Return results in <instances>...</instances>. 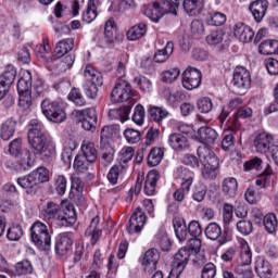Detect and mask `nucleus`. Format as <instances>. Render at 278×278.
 <instances>
[{"label":"nucleus","instance_id":"1","mask_svg":"<svg viewBox=\"0 0 278 278\" xmlns=\"http://www.w3.org/2000/svg\"><path fill=\"white\" fill-rule=\"evenodd\" d=\"M28 144L34 155H40L42 162H53L56 152L55 143L45 135V125L38 119H31L28 124Z\"/></svg>","mask_w":278,"mask_h":278},{"label":"nucleus","instance_id":"24","mask_svg":"<svg viewBox=\"0 0 278 278\" xmlns=\"http://www.w3.org/2000/svg\"><path fill=\"white\" fill-rule=\"evenodd\" d=\"M180 182V189L185 190L187 193L190 192V188H192V184H194V173L185 167H178L176 172Z\"/></svg>","mask_w":278,"mask_h":278},{"label":"nucleus","instance_id":"13","mask_svg":"<svg viewBox=\"0 0 278 278\" xmlns=\"http://www.w3.org/2000/svg\"><path fill=\"white\" fill-rule=\"evenodd\" d=\"M202 75L201 71L197 70V67H188L182 73V87L186 90H194L201 86Z\"/></svg>","mask_w":278,"mask_h":278},{"label":"nucleus","instance_id":"10","mask_svg":"<svg viewBox=\"0 0 278 278\" xmlns=\"http://www.w3.org/2000/svg\"><path fill=\"white\" fill-rule=\"evenodd\" d=\"M144 225H147V214H144L142 207L138 206L129 218V223L126 228L127 232L130 236L140 233L142 229H144Z\"/></svg>","mask_w":278,"mask_h":278},{"label":"nucleus","instance_id":"52","mask_svg":"<svg viewBox=\"0 0 278 278\" xmlns=\"http://www.w3.org/2000/svg\"><path fill=\"white\" fill-rule=\"evenodd\" d=\"M225 38V31L223 29H214L206 36V42L211 47H216V45H220Z\"/></svg>","mask_w":278,"mask_h":278},{"label":"nucleus","instance_id":"27","mask_svg":"<svg viewBox=\"0 0 278 278\" xmlns=\"http://www.w3.org/2000/svg\"><path fill=\"white\" fill-rule=\"evenodd\" d=\"M121 136V127L118 125L104 126L100 132V143L110 144V140Z\"/></svg>","mask_w":278,"mask_h":278},{"label":"nucleus","instance_id":"57","mask_svg":"<svg viewBox=\"0 0 278 278\" xmlns=\"http://www.w3.org/2000/svg\"><path fill=\"white\" fill-rule=\"evenodd\" d=\"M197 105H198L199 112H201L202 114H210V112H212L214 108V103L212 102V99L207 97H203L199 99L197 102Z\"/></svg>","mask_w":278,"mask_h":278},{"label":"nucleus","instance_id":"53","mask_svg":"<svg viewBox=\"0 0 278 278\" xmlns=\"http://www.w3.org/2000/svg\"><path fill=\"white\" fill-rule=\"evenodd\" d=\"M181 75V70L179 67H172L167 71H164L161 74L162 81L165 84H173V81H176V79Z\"/></svg>","mask_w":278,"mask_h":278},{"label":"nucleus","instance_id":"49","mask_svg":"<svg viewBox=\"0 0 278 278\" xmlns=\"http://www.w3.org/2000/svg\"><path fill=\"white\" fill-rule=\"evenodd\" d=\"M263 225L267 233H276L278 227L277 216L273 213L265 215L263 217Z\"/></svg>","mask_w":278,"mask_h":278},{"label":"nucleus","instance_id":"50","mask_svg":"<svg viewBox=\"0 0 278 278\" xmlns=\"http://www.w3.org/2000/svg\"><path fill=\"white\" fill-rule=\"evenodd\" d=\"M30 175L33 176V179L35 180L37 186L49 181V169H47V167H37L30 173Z\"/></svg>","mask_w":278,"mask_h":278},{"label":"nucleus","instance_id":"54","mask_svg":"<svg viewBox=\"0 0 278 278\" xmlns=\"http://www.w3.org/2000/svg\"><path fill=\"white\" fill-rule=\"evenodd\" d=\"M68 101H72V103L76 104L78 108H84L86 105V99L81 94V91L77 88H73L68 96H67Z\"/></svg>","mask_w":278,"mask_h":278},{"label":"nucleus","instance_id":"11","mask_svg":"<svg viewBox=\"0 0 278 278\" xmlns=\"http://www.w3.org/2000/svg\"><path fill=\"white\" fill-rule=\"evenodd\" d=\"M139 263L141 264L142 268L149 273L157 270V264H160V250L155 248L149 249L141 254L139 257Z\"/></svg>","mask_w":278,"mask_h":278},{"label":"nucleus","instance_id":"39","mask_svg":"<svg viewBox=\"0 0 278 278\" xmlns=\"http://www.w3.org/2000/svg\"><path fill=\"white\" fill-rule=\"evenodd\" d=\"M16 81V67L13 65H7L2 75L0 76V84L10 88L12 84Z\"/></svg>","mask_w":278,"mask_h":278},{"label":"nucleus","instance_id":"46","mask_svg":"<svg viewBox=\"0 0 278 278\" xmlns=\"http://www.w3.org/2000/svg\"><path fill=\"white\" fill-rule=\"evenodd\" d=\"M148 112L150 114V118L152 121H155L156 123H162V121H164V118L168 117L167 110L162 106L150 105L148 109Z\"/></svg>","mask_w":278,"mask_h":278},{"label":"nucleus","instance_id":"4","mask_svg":"<svg viewBox=\"0 0 278 278\" xmlns=\"http://www.w3.org/2000/svg\"><path fill=\"white\" fill-rule=\"evenodd\" d=\"M172 12H175V7H170L168 0H159L148 4L143 9L144 16L150 18L152 23H160V20H162L165 14H172Z\"/></svg>","mask_w":278,"mask_h":278},{"label":"nucleus","instance_id":"35","mask_svg":"<svg viewBox=\"0 0 278 278\" xmlns=\"http://www.w3.org/2000/svg\"><path fill=\"white\" fill-rule=\"evenodd\" d=\"M174 231L176 235V238L179 240V242H186L188 240V225H186V220L184 219H174Z\"/></svg>","mask_w":278,"mask_h":278},{"label":"nucleus","instance_id":"15","mask_svg":"<svg viewBox=\"0 0 278 278\" xmlns=\"http://www.w3.org/2000/svg\"><path fill=\"white\" fill-rule=\"evenodd\" d=\"M60 204L49 201L42 206L41 216L47 223H50V225L58 226V220H60Z\"/></svg>","mask_w":278,"mask_h":278},{"label":"nucleus","instance_id":"18","mask_svg":"<svg viewBox=\"0 0 278 278\" xmlns=\"http://www.w3.org/2000/svg\"><path fill=\"white\" fill-rule=\"evenodd\" d=\"M167 144L173 149V151H188L190 149V141L186 137V135H181L178 132H174L168 136Z\"/></svg>","mask_w":278,"mask_h":278},{"label":"nucleus","instance_id":"9","mask_svg":"<svg viewBox=\"0 0 278 278\" xmlns=\"http://www.w3.org/2000/svg\"><path fill=\"white\" fill-rule=\"evenodd\" d=\"M74 116L78 123H81L83 129L85 131H94L97 129V112L94 109H83L74 112Z\"/></svg>","mask_w":278,"mask_h":278},{"label":"nucleus","instance_id":"63","mask_svg":"<svg viewBox=\"0 0 278 278\" xmlns=\"http://www.w3.org/2000/svg\"><path fill=\"white\" fill-rule=\"evenodd\" d=\"M97 18V7L91 4L87 5V9L83 13V21L84 23L90 24L92 21Z\"/></svg>","mask_w":278,"mask_h":278},{"label":"nucleus","instance_id":"31","mask_svg":"<svg viewBox=\"0 0 278 278\" xmlns=\"http://www.w3.org/2000/svg\"><path fill=\"white\" fill-rule=\"evenodd\" d=\"M72 247H73V239L71 238V236L66 233L59 236V239L55 244V251L58 255H66V253L71 251Z\"/></svg>","mask_w":278,"mask_h":278},{"label":"nucleus","instance_id":"2","mask_svg":"<svg viewBox=\"0 0 278 278\" xmlns=\"http://www.w3.org/2000/svg\"><path fill=\"white\" fill-rule=\"evenodd\" d=\"M198 157L202 167V177L206 180L216 179L218 176V157L207 146L198 148Z\"/></svg>","mask_w":278,"mask_h":278},{"label":"nucleus","instance_id":"60","mask_svg":"<svg viewBox=\"0 0 278 278\" xmlns=\"http://www.w3.org/2000/svg\"><path fill=\"white\" fill-rule=\"evenodd\" d=\"M263 165H264V161H262V159L257 156H254L243 164V169L244 170H262Z\"/></svg>","mask_w":278,"mask_h":278},{"label":"nucleus","instance_id":"23","mask_svg":"<svg viewBox=\"0 0 278 278\" xmlns=\"http://www.w3.org/2000/svg\"><path fill=\"white\" fill-rule=\"evenodd\" d=\"M238 249H239V263L241 266H251L253 262V252L251 251V245L244 239L238 240Z\"/></svg>","mask_w":278,"mask_h":278},{"label":"nucleus","instance_id":"5","mask_svg":"<svg viewBox=\"0 0 278 278\" xmlns=\"http://www.w3.org/2000/svg\"><path fill=\"white\" fill-rule=\"evenodd\" d=\"M31 242L38 249H51V235H49V228L42 222H35L30 227Z\"/></svg>","mask_w":278,"mask_h":278},{"label":"nucleus","instance_id":"19","mask_svg":"<svg viewBox=\"0 0 278 278\" xmlns=\"http://www.w3.org/2000/svg\"><path fill=\"white\" fill-rule=\"evenodd\" d=\"M273 136L266 132L257 135L254 139V149L257 153H268L273 155Z\"/></svg>","mask_w":278,"mask_h":278},{"label":"nucleus","instance_id":"51","mask_svg":"<svg viewBox=\"0 0 278 278\" xmlns=\"http://www.w3.org/2000/svg\"><path fill=\"white\" fill-rule=\"evenodd\" d=\"M14 268V273L17 275V277L23 275H31V273H34V266L29 261H21L15 264Z\"/></svg>","mask_w":278,"mask_h":278},{"label":"nucleus","instance_id":"59","mask_svg":"<svg viewBox=\"0 0 278 278\" xmlns=\"http://www.w3.org/2000/svg\"><path fill=\"white\" fill-rule=\"evenodd\" d=\"M124 137L128 144H138V142H140L141 134L134 128H127L124 131Z\"/></svg>","mask_w":278,"mask_h":278},{"label":"nucleus","instance_id":"12","mask_svg":"<svg viewBox=\"0 0 278 278\" xmlns=\"http://www.w3.org/2000/svg\"><path fill=\"white\" fill-rule=\"evenodd\" d=\"M77 223L75 205L67 203L61 206L59 212L58 227H71Z\"/></svg>","mask_w":278,"mask_h":278},{"label":"nucleus","instance_id":"37","mask_svg":"<svg viewBox=\"0 0 278 278\" xmlns=\"http://www.w3.org/2000/svg\"><path fill=\"white\" fill-rule=\"evenodd\" d=\"M222 190L226 197L233 199L238 194V180L233 177L224 179Z\"/></svg>","mask_w":278,"mask_h":278},{"label":"nucleus","instance_id":"20","mask_svg":"<svg viewBox=\"0 0 278 278\" xmlns=\"http://www.w3.org/2000/svg\"><path fill=\"white\" fill-rule=\"evenodd\" d=\"M218 138V132L211 127L202 126L195 131L197 142H201L202 144H214L216 139Z\"/></svg>","mask_w":278,"mask_h":278},{"label":"nucleus","instance_id":"58","mask_svg":"<svg viewBox=\"0 0 278 278\" xmlns=\"http://www.w3.org/2000/svg\"><path fill=\"white\" fill-rule=\"evenodd\" d=\"M17 184L24 190H31V188H36V186H38L36 184V180H34V176L31 175V173L24 177L17 178Z\"/></svg>","mask_w":278,"mask_h":278},{"label":"nucleus","instance_id":"36","mask_svg":"<svg viewBox=\"0 0 278 278\" xmlns=\"http://www.w3.org/2000/svg\"><path fill=\"white\" fill-rule=\"evenodd\" d=\"M80 151L83 153V157L85 160H88V162H91L94 164L97 162V148H94V143L90 141H83Z\"/></svg>","mask_w":278,"mask_h":278},{"label":"nucleus","instance_id":"16","mask_svg":"<svg viewBox=\"0 0 278 278\" xmlns=\"http://www.w3.org/2000/svg\"><path fill=\"white\" fill-rule=\"evenodd\" d=\"M204 233L208 240H217L219 244H227V242H229V239L227 238V232H223V229L216 223L208 224L204 230Z\"/></svg>","mask_w":278,"mask_h":278},{"label":"nucleus","instance_id":"17","mask_svg":"<svg viewBox=\"0 0 278 278\" xmlns=\"http://www.w3.org/2000/svg\"><path fill=\"white\" fill-rule=\"evenodd\" d=\"M103 235V228H101V218L99 216H94L90 220L89 227L85 231V236L90 238V242L92 247L97 244Z\"/></svg>","mask_w":278,"mask_h":278},{"label":"nucleus","instance_id":"56","mask_svg":"<svg viewBox=\"0 0 278 278\" xmlns=\"http://www.w3.org/2000/svg\"><path fill=\"white\" fill-rule=\"evenodd\" d=\"M146 116L147 113L144 111V106L142 104H137L132 114V123L137 124L139 127H142V125H144Z\"/></svg>","mask_w":278,"mask_h":278},{"label":"nucleus","instance_id":"8","mask_svg":"<svg viewBox=\"0 0 278 278\" xmlns=\"http://www.w3.org/2000/svg\"><path fill=\"white\" fill-rule=\"evenodd\" d=\"M131 97H134V90L127 80H118L111 91L112 103H125V101H131Z\"/></svg>","mask_w":278,"mask_h":278},{"label":"nucleus","instance_id":"30","mask_svg":"<svg viewBox=\"0 0 278 278\" xmlns=\"http://www.w3.org/2000/svg\"><path fill=\"white\" fill-rule=\"evenodd\" d=\"M152 244L154 247H160L161 251L168 252L170 251V248L173 247V243H170V239L168 238V235L164 230H160L153 238Z\"/></svg>","mask_w":278,"mask_h":278},{"label":"nucleus","instance_id":"45","mask_svg":"<svg viewBox=\"0 0 278 278\" xmlns=\"http://www.w3.org/2000/svg\"><path fill=\"white\" fill-rule=\"evenodd\" d=\"M124 170L125 167L123 164L118 163L113 165L106 175L108 181L112 184V186H116V184H118V178L123 175Z\"/></svg>","mask_w":278,"mask_h":278},{"label":"nucleus","instance_id":"64","mask_svg":"<svg viewBox=\"0 0 278 278\" xmlns=\"http://www.w3.org/2000/svg\"><path fill=\"white\" fill-rule=\"evenodd\" d=\"M214 277H216V265H214V263L205 264L201 271V278H214Z\"/></svg>","mask_w":278,"mask_h":278},{"label":"nucleus","instance_id":"62","mask_svg":"<svg viewBox=\"0 0 278 278\" xmlns=\"http://www.w3.org/2000/svg\"><path fill=\"white\" fill-rule=\"evenodd\" d=\"M114 31H116V29L114 28V22L112 20H109L104 26V38L106 42H114V39L116 38Z\"/></svg>","mask_w":278,"mask_h":278},{"label":"nucleus","instance_id":"34","mask_svg":"<svg viewBox=\"0 0 278 278\" xmlns=\"http://www.w3.org/2000/svg\"><path fill=\"white\" fill-rule=\"evenodd\" d=\"M173 51H175V43H173V41H167L164 49H161L154 53V61L157 64H163L173 55Z\"/></svg>","mask_w":278,"mask_h":278},{"label":"nucleus","instance_id":"3","mask_svg":"<svg viewBox=\"0 0 278 278\" xmlns=\"http://www.w3.org/2000/svg\"><path fill=\"white\" fill-rule=\"evenodd\" d=\"M87 83L84 85V91L88 99H97L99 92L98 86H103V74L94 70L91 65H87L84 72Z\"/></svg>","mask_w":278,"mask_h":278},{"label":"nucleus","instance_id":"32","mask_svg":"<svg viewBox=\"0 0 278 278\" xmlns=\"http://www.w3.org/2000/svg\"><path fill=\"white\" fill-rule=\"evenodd\" d=\"M17 92H31V72L23 70L17 81Z\"/></svg>","mask_w":278,"mask_h":278},{"label":"nucleus","instance_id":"43","mask_svg":"<svg viewBox=\"0 0 278 278\" xmlns=\"http://www.w3.org/2000/svg\"><path fill=\"white\" fill-rule=\"evenodd\" d=\"M36 156H34V154H31L29 151H25L21 156L17 170H20L21 173H25V170L34 168Z\"/></svg>","mask_w":278,"mask_h":278},{"label":"nucleus","instance_id":"14","mask_svg":"<svg viewBox=\"0 0 278 278\" xmlns=\"http://www.w3.org/2000/svg\"><path fill=\"white\" fill-rule=\"evenodd\" d=\"M232 84L240 90L251 88V72L243 66H237L232 74Z\"/></svg>","mask_w":278,"mask_h":278},{"label":"nucleus","instance_id":"22","mask_svg":"<svg viewBox=\"0 0 278 278\" xmlns=\"http://www.w3.org/2000/svg\"><path fill=\"white\" fill-rule=\"evenodd\" d=\"M233 30L235 36L240 42H251L253 38H255V31H253V28L242 22L237 23L233 27Z\"/></svg>","mask_w":278,"mask_h":278},{"label":"nucleus","instance_id":"26","mask_svg":"<svg viewBox=\"0 0 278 278\" xmlns=\"http://www.w3.org/2000/svg\"><path fill=\"white\" fill-rule=\"evenodd\" d=\"M90 164L93 163L88 161V159H85V156H83L81 154H78L74 160V170H76L78 175H86L87 177H89V179H94V175L88 173V170L90 169Z\"/></svg>","mask_w":278,"mask_h":278},{"label":"nucleus","instance_id":"48","mask_svg":"<svg viewBox=\"0 0 278 278\" xmlns=\"http://www.w3.org/2000/svg\"><path fill=\"white\" fill-rule=\"evenodd\" d=\"M134 84L141 90V92H151L153 90V83L147 76L138 75L134 78Z\"/></svg>","mask_w":278,"mask_h":278},{"label":"nucleus","instance_id":"25","mask_svg":"<svg viewBox=\"0 0 278 278\" xmlns=\"http://www.w3.org/2000/svg\"><path fill=\"white\" fill-rule=\"evenodd\" d=\"M157 181H160V172L153 169L147 175L143 191L147 197H153L155 194V188H157Z\"/></svg>","mask_w":278,"mask_h":278},{"label":"nucleus","instance_id":"29","mask_svg":"<svg viewBox=\"0 0 278 278\" xmlns=\"http://www.w3.org/2000/svg\"><path fill=\"white\" fill-rule=\"evenodd\" d=\"M255 270L260 278H273V267L270 263L262 256L256 258Z\"/></svg>","mask_w":278,"mask_h":278},{"label":"nucleus","instance_id":"42","mask_svg":"<svg viewBox=\"0 0 278 278\" xmlns=\"http://www.w3.org/2000/svg\"><path fill=\"white\" fill-rule=\"evenodd\" d=\"M203 3H205V0H184L182 5L189 16H194L203 10Z\"/></svg>","mask_w":278,"mask_h":278},{"label":"nucleus","instance_id":"21","mask_svg":"<svg viewBox=\"0 0 278 278\" xmlns=\"http://www.w3.org/2000/svg\"><path fill=\"white\" fill-rule=\"evenodd\" d=\"M249 10L256 23H262L264 17L266 16V12H268V1L267 0H255L253 1Z\"/></svg>","mask_w":278,"mask_h":278},{"label":"nucleus","instance_id":"44","mask_svg":"<svg viewBox=\"0 0 278 278\" xmlns=\"http://www.w3.org/2000/svg\"><path fill=\"white\" fill-rule=\"evenodd\" d=\"M164 160V148H152L148 154V165L160 166Z\"/></svg>","mask_w":278,"mask_h":278},{"label":"nucleus","instance_id":"38","mask_svg":"<svg viewBox=\"0 0 278 278\" xmlns=\"http://www.w3.org/2000/svg\"><path fill=\"white\" fill-rule=\"evenodd\" d=\"M262 55H278V40H265L258 46Z\"/></svg>","mask_w":278,"mask_h":278},{"label":"nucleus","instance_id":"33","mask_svg":"<svg viewBox=\"0 0 278 278\" xmlns=\"http://www.w3.org/2000/svg\"><path fill=\"white\" fill-rule=\"evenodd\" d=\"M16 134V122L14 118H9L0 126V136L3 140H10Z\"/></svg>","mask_w":278,"mask_h":278},{"label":"nucleus","instance_id":"41","mask_svg":"<svg viewBox=\"0 0 278 278\" xmlns=\"http://www.w3.org/2000/svg\"><path fill=\"white\" fill-rule=\"evenodd\" d=\"M74 46H75V39L73 38H67L59 41L54 50L56 53V58H64L66 53H70V51H73Z\"/></svg>","mask_w":278,"mask_h":278},{"label":"nucleus","instance_id":"61","mask_svg":"<svg viewBox=\"0 0 278 278\" xmlns=\"http://www.w3.org/2000/svg\"><path fill=\"white\" fill-rule=\"evenodd\" d=\"M135 150L131 147L123 148L119 151V164H127L128 162H131L134 160Z\"/></svg>","mask_w":278,"mask_h":278},{"label":"nucleus","instance_id":"6","mask_svg":"<svg viewBox=\"0 0 278 278\" xmlns=\"http://www.w3.org/2000/svg\"><path fill=\"white\" fill-rule=\"evenodd\" d=\"M41 112L51 123H64L66 112L56 101L46 99L41 102Z\"/></svg>","mask_w":278,"mask_h":278},{"label":"nucleus","instance_id":"40","mask_svg":"<svg viewBox=\"0 0 278 278\" xmlns=\"http://www.w3.org/2000/svg\"><path fill=\"white\" fill-rule=\"evenodd\" d=\"M116 151L110 143H100V160L103 164H112Z\"/></svg>","mask_w":278,"mask_h":278},{"label":"nucleus","instance_id":"7","mask_svg":"<svg viewBox=\"0 0 278 278\" xmlns=\"http://www.w3.org/2000/svg\"><path fill=\"white\" fill-rule=\"evenodd\" d=\"M191 255L192 254L190 253V250H188V247L180 248L174 256V263L168 278L181 277V273L186 270V266H188V262H190Z\"/></svg>","mask_w":278,"mask_h":278},{"label":"nucleus","instance_id":"55","mask_svg":"<svg viewBox=\"0 0 278 278\" xmlns=\"http://www.w3.org/2000/svg\"><path fill=\"white\" fill-rule=\"evenodd\" d=\"M7 238L10 242H18L23 238V227L13 225L7 230Z\"/></svg>","mask_w":278,"mask_h":278},{"label":"nucleus","instance_id":"28","mask_svg":"<svg viewBox=\"0 0 278 278\" xmlns=\"http://www.w3.org/2000/svg\"><path fill=\"white\" fill-rule=\"evenodd\" d=\"M129 114H131V105H126L124 108L111 109L108 113L110 121H119L125 123L129 121Z\"/></svg>","mask_w":278,"mask_h":278},{"label":"nucleus","instance_id":"47","mask_svg":"<svg viewBox=\"0 0 278 278\" xmlns=\"http://www.w3.org/2000/svg\"><path fill=\"white\" fill-rule=\"evenodd\" d=\"M147 34V24L141 23L138 25L132 26L128 31H127V38L128 40H138L142 38Z\"/></svg>","mask_w":278,"mask_h":278}]
</instances>
